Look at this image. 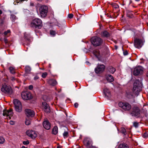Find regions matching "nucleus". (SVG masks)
Returning <instances> with one entry per match:
<instances>
[{
    "mask_svg": "<svg viewBox=\"0 0 148 148\" xmlns=\"http://www.w3.org/2000/svg\"><path fill=\"white\" fill-rule=\"evenodd\" d=\"M140 110L138 107H134L132 108V111L130 112V114L132 116L138 118L140 116Z\"/></svg>",
    "mask_w": 148,
    "mask_h": 148,
    "instance_id": "nucleus-9",
    "label": "nucleus"
},
{
    "mask_svg": "<svg viewBox=\"0 0 148 148\" xmlns=\"http://www.w3.org/2000/svg\"><path fill=\"white\" fill-rule=\"evenodd\" d=\"M47 75V73L46 72H45L42 73V77L43 78L45 77Z\"/></svg>",
    "mask_w": 148,
    "mask_h": 148,
    "instance_id": "nucleus-43",
    "label": "nucleus"
},
{
    "mask_svg": "<svg viewBox=\"0 0 148 148\" xmlns=\"http://www.w3.org/2000/svg\"><path fill=\"white\" fill-rule=\"evenodd\" d=\"M58 133V128L57 126H55L53 128L52 131V133L54 135Z\"/></svg>",
    "mask_w": 148,
    "mask_h": 148,
    "instance_id": "nucleus-24",
    "label": "nucleus"
},
{
    "mask_svg": "<svg viewBox=\"0 0 148 148\" xmlns=\"http://www.w3.org/2000/svg\"><path fill=\"white\" fill-rule=\"evenodd\" d=\"M146 76L148 77V71H147V73H146Z\"/></svg>",
    "mask_w": 148,
    "mask_h": 148,
    "instance_id": "nucleus-59",
    "label": "nucleus"
},
{
    "mask_svg": "<svg viewBox=\"0 0 148 148\" xmlns=\"http://www.w3.org/2000/svg\"><path fill=\"white\" fill-rule=\"evenodd\" d=\"M5 141V140L4 138L2 137H0V144H3Z\"/></svg>",
    "mask_w": 148,
    "mask_h": 148,
    "instance_id": "nucleus-32",
    "label": "nucleus"
},
{
    "mask_svg": "<svg viewBox=\"0 0 148 148\" xmlns=\"http://www.w3.org/2000/svg\"><path fill=\"white\" fill-rule=\"evenodd\" d=\"M112 5L113 8L117 9L119 8V6L116 3L113 4Z\"/></svg>",
    "mask_w": 148,
    "mask_h": 148,
    "instance_id": "nucleus-36",
    "label": "nucleus"
},
{
    "mask_svg": "<svg viewBox=\"0 0 148 148\" xmlns=\"http://www.w3.org/2000/svg\"><path fill=\"white\" fill-rule=\"evenodd\" d=\"M63 136L64 138L68 137V133L67 132H65L63 134Z\"/></svg>",
    "mask_w": 148,
    "mask_h": 148,
    "instance_id": "nucleus-35",
    "label": "nucleus"
},
{
    "mask_svg": "<svg viewBox=\"0 0 148 148\" xmlns=\"http://www.w3.org/2000/svg\"><path fill=\"white\" fill-rule=\"evenodd\" d=\"M13 102L16 111L18 112H21L22 110V106L21 102L17 99H14Z\"/></svg>",
    "mask_w": 148,
    "mask_h": 148,
    "instance_id": "nucleus-6",
    "label": "nucleus"
},
{
    "mask_svg": "<svg viewBox=\"0 0 148 148\" xmlns=\"http://www.w3.org/2000/svg\"><path fill=\"white\" fill-rule=\"evenodd\" d=\"M90 148H96L95 147L91 146L90 147Z\"/></svg>",
    "mask_w": 148,
    "mask_h": 148,
    "instance_id": "nucleus-57",
    "label": "nucleus"
},
{
    "mask_svg": "<svg viewBox=\"0 0 148 148\" xmlns=\"http://www.w3.org/2000/svg\"><path fill=\"white\" fill-rule=\"evenodd\" d=\"M1 91L5 93L10 95L12 93V90L11 88L9 86H7L5 84L2 86Z\"/></svg>",
    "mask_w": 148,
    "mask_h": 148,
    "instance_id": "nucleus-5",
    "label": "nucleus"
},
{
    "mask_svg": "<svg viewBox=\"0 0 148 148\" xmlns=\"http://www.w3.org/2000/svg\"><path fill=\"white\" fill-rule=\"evenodd\" d=\"M133 125L136 128H137L138 127V123L137 122H134L133 123Z\"/></svg>",
    "mask_w": 148,
    "mask_h": 148,
    "instance_id": "nucleus-40",
    "label": "nucleus"
},
{
    "mask_svg": "<svg viewBox=\"0 0 148 148\" xmlns=\"http://www.w3.org/2000/svg\"><path fill=\"white\" fill-rule=\"evenodd\" d=\"M36 8L37 9L39 8V9H50V8L46 5H41L38 4L36 6Z\"/></svg>",
    "mask_w": 148,
    "mask_h": 148,
    "instance_id": "nucleus-18",
    "label": "nucleus"
},
{
    "mask_svg": "<svg viewBox=\"0 0 148 148\" xmlns=\"http://www.w3.org/2000/svg\"><path fill=\"white\" fill-rule=\"evenodd\" d=\"M21 97L24 100H28L32 98L31 93L28 92H23L21 93Z\"/></svg>",
    "mask_w": 148,
    "mask_h": 148,
    "instance_id": "nucleus-10",
    "label": "nucleus"
},
{
    "mask_svg": "<svg viewBox=\"0 0 148 148\" xmlns=\"http://www.w3.org/2000/svg\"><path fill=\"white\" fill-rule=\"evenodd\" d=\"M144 41L142 39L136 38L134 40V45L135 47L141 48L144 44Z\"/></svg>",
    "mask_w": 148,
    "mask_h": 148,
    "instance_id": "nucleus-7",
    "label": "nucleus"
},
{
    "mask_svg": "<svg viewBox=\"0 0 148 148\" xmlns=\"http://www.w3.org/2000/svg\"><path fill=\"white\" fill-rule=\"evenodd\" d=\"M91 42L94 46H96L100 45L102 42V40L98 37L95 36L91 38Z\"/></svg>",
    "mask_w": 148,
    "mask_h": 148,
    "instance_id": "nucleus-3",
    "label": "nucleus"
},
{
    "mask_svg": "<svg viewBox=\"0 0 148 148\" xmlns=\"http://www.w3.org/2000/svg\"><path fill=\"white\" fill-rule=\"evenodd\" d=\"M4 41L5 43H7L8 42V40L7 39L5 38L4 39Z\"/></svg>",
    "mask_w": 148,
    "mask_h": 148,
    "instance_id": "nucleus-53",
    "label": "nucleus"
},
{
    "mask_svg": "<svg viewBox=\"0 0 148 148\" xmlns=\"http://www.w3.org/2000/svg\"><path fill=\"white\" fill-rule=\"evenodd\" d=\"M4 23V19L0 18V25H3Z\"/></svg>",
    "mask_w": 148,
    "mask_h": 148,
    "instance_id": "nucleus-42",
    "label": "nucleus"
},
{
    "mask_svg": "<svg viewBox=\"0 0 148 148\" xmlns=\"http://www.w3.org/2000/svg\"><path fill=\"white\" fill-rule=\"evenodd\" d=\"M21 148H28L27 147H25V146H23L22 147H21Z\"/></svg>",
    "mask_w": 148,
    "mask_h": 148,
    "instance_id": "nucleus-58",
    "label": "nucleus"
},
{
    "mask_svg": "<svg viewBox=\"0 0 148 148\" xmlns=\"http://www.w3.org/2000/svg\"><path fill=\"white\" fill-rule=\"evenodd\" d=\"M119 148H129V147L127 145L122 144L119 145Z\"/></svg>",
    "mask_w": 148,
    "mask_h": 148,
    "instance_id": "nucleus-28",
    "label": "nucleus"
},
{
    "mask_svg": "<svg viewBox=\"0 0 148 148\" xmlns=\"http://www.w3.org/2000/svg\"><path fill=\"white\" fill-rule=\"evenodd\" d=\"M119 106L123 109L125 111H128L130 110L131 106L128 103L126 102H120L118 104Z\"/></svg>",
    "mask_w": 148,
    "mask_h": 148,
    "instance_id": "nucleus-4",
    "label": "nucleus"
},
{
    "mask_svg": "<svg viewBox=\"0 0 148 148\" xmlns=\"http://www.w3.org/2000/svg\"><path fill=\"white\" fill-rule=\"evenodd\" d=\"M143 70L144 68L143 67L138 66L134 68L133 72V74L135 76L142 74L143 73Z\"/></svg>",
    "mask_w": 148,
    "mask_h": 148,
    "instance_id": "nucleus-8",
    "label": "nucleus"
},
{
    "mask_svg": "<svg viewBox=\"0 0 148 148\" xmlns=\"http://www.w3.org/2000/svg\"><path fill=\"white\" fill-rule=\"evenodd\" d=\"M84 50H86V49L85 48H84Z\"/></svg>",
    "mask_w": 148,
    "mask_h": 148,
    "instance_id": "nucleus-64",
    "label": "nucleus"
},
{
    "mask_svg": "<svg viewBox=\"0 0 148 148\" xmlns=\"http://www.w3.org/2000/svg\"><path fill=\"white\" fill-rule=\"evenodd\" d=\"M57 148H62V147H61L59 146H58Z\"/></svg>",
    "mask_w": 148,
    "mask_h": 148,
    "instance_id": "nucleus-61",
    "label": "nucleus"
},
{
    "mask_svg": "<svg viewBox=\"0 0 148 148\" xmlns=\"http://www.w3.org/2000/svg\"><path fill=\"white\" fill-rule=\"evenodd\" d=\"M25 123L26 125H29L30 124L31 121L29 120H28L27 119H26Z\"/></svg>",
    "mask_w": 148,
    "mask_h": 148,
    "instance_id": "nucleus-37",
    "label": "nucleus"
},
{
    "mask_svg": "<svg viewBox=\"0 0 148 148\" xmlns=\"http://www.w3.org/2000/svg\"><path fill=\"white\" fill-rule=\"evenodd\" d=\"M64 23H65V21H64Z\"/></svg>",
    "mask_w": 148,
    "mask_h": 148,
    "instance_id": "nucleus-63",
    "label": "nucleus"
},
{
    "mask_svg": "<svg viewBox=\"0 0 148 148\" xmlns=\"http://www.w3.org/2000/svg\"><path fill=\"white\" fill-rule=\"evenodd\" d=\"M10 123L11 125H13L14 124V122L12 121H11L10 122Z\"/></svg>",
    "mask_w": 148,
    "mask_h": 148,
    "instance_id": "nucleus-55",
    "label": "nucleus"
},
{
    "mask_svg": "<svg viewBox=\"0 0 148 148\" xmlns=\"http://www.w3.org/2000/svg\"><path fill=\"white\" fill-rule=\"evenodd\" d=\"M56 34L55 32V31H53V30H51L50 32V34L53 36H54Z\"/></svg>",
    "mask_w": 148,
    "mask_h": 148,
    "instance_id": "nucleus-39",
    "label": "nucleus"
},
{
    "mask_svg": "<svg viewBox=\"0 0 148 148\" xmlns=\"http://www.w3.org/2000/svg\"><path fill=\"white\" fill-rule=\"evenodd\" d=\"M126 13L127 16L130 18L132 17L131 16L133 15V14L131 13V11L129 10H127Z\"/></svg>",
    "mask_w": 148,
    "mask_h": 148,
    "instance_id": "nucleus-29",
    "label": "nucleus"
},
{
    "mask_svg": "<svg viewBox=\"0 0 148 148\" xmlns=\"http://www.w3.org/2000/svg\"><path fill=\"white\" fill-rule=\"evenodd\" d=\"M33 88V86H32V85H30V86H29V90H32Z\"/></svg>",
    "mask_w": 148,
    "mask_h": 148,
    "instance_id": "nucleus-50",
    "label": "nucleus"
},
{
    "mask_svg": "<svg viewBox=\"0 0 148 148\" xmlns=\"http://www.w3.org/2000/svg\"><path fill=\"white\" fill-rule=\"evenodd\" d=\"M73 14H69L68 15V17L69 18H73Z\"/></svg>",
    "mask_w": 148,
    "mask_h": 148,
    "instance_id": "nucleus-46",
    "label": "nucleus"
},
{
    "mask_svg": "<svg viewBox=\"0 0 148 148\" xmlns=\"http://www.w3.org/2000/svg\"><path fill=\"white\" fill-rule=\"evenodd\" d=\"M123 55L124 56H126L128 54V52L127 51H125L123 52Z\"/></svg>",
    "mask_w": 148,
    "mask_h": 148,
    "instance_id": "nucleus-48",
    "label": "nucleus"
},
{
    "mask_svg": "<svg viewBox=\"0 0 148 148\" xmlns=\"http://www.w3.org/2000/svg\"><path fill=\"white\" fill-rule=\"evenodd\" d=\"M86 64L88 65H90V63H89V62H88V61H87L86 62Z\"/></svg>",
    "mask_w": 148,
    "mask_h": 148,
    "instance_id": "nucleus-54",
    "label": "nucleus"
},
{
    "mask_svg": "<svg viewBox=\"0 0 148 148\" xmlns=\"http://www.w3.org/2000/svg\"><path fill=\"white\" fill-rule=\"evenodd\" d=\"M93 52H94V54L96 56H97V53H99V52L98 51H93Z\"/></svg>",
    "mask_w": 148,
    "mask_h": 148,
    "instance_id": "nucleus-49",
    "label": "nucleus"
},
{
    "mask_svg": "<svg viewBox=\"0 0 148 148\" xmlns=\"http://www.w3.org/2000/svg\"><path fill=\"white\" fill-rule=\"evenodd\" d=\"M26 134L32 139H34L37 136V133L34 131L28 130L26 132Z\"/></svg>",
    "mask_w": 148,
    "mask_h": 148,
    "instance_id": "nucleus-11",
    "label": "nucleus"
},
{
    "mask_svg": "<svg viewBox=\"0 0 148 148\" xmlns=\"http://www.w3.org/2000/svg\"><path fill=\"white\" fill-rule=\"evenodd\" d=\"M11 80L12 81H14L15 80V78L14 77H11Z\"/></svg>",
    "mask_w": 148,
    "mask_h": 148,
    "instance_id": "nucleus-52",
    "label": "nucleus"
},
{
    "mask_svg": "<svg viewBox=\"0 0 148 148\" xmlns=\"http://www.w3.org/2000/svg\"><path fill=\"white\" fill-rule=\"evenodd\" d=\"M105 97L106 98H107L108 99H109L111 97V96L110 92L108 93L107 95H105Z\"/></svg>",
    "mask_w": 148,
    "mask_h": 148,
    "instance_id": "nucleus-38",
    "label": "nucleus"
},
{
    "mask_svg": "<svg viewBox=\"0 0 148 148\" xmlns=\"http://www.w3.org/2000/svg\"><path fill=\"white\" fill-rule=\"evenodd\" d=\"M105 69V66L103 65H98L95 69V71L97 73L102 72Z\"/></svg>",
    "mask_w": 148,
    "mask_h": 148,
    "instance_id": "nucleus-14",
    "label": "nucleus"
},
{
    "mask_svg": "<svg viewBox=\"0 0 148 148\" xmlns=\"http://www.w3.org/2000/svg\"><path fill=\"white\" fill-rule=\"evenodd\" d=\"M103 91L105 95H107L108 93L110 92L109 90L106 88L104 89Z\"/></svg>",
    "mask_w": 148,
    "mask_h": 148,
    "instance_id": "nucleus-34",
    "label": "nucleus"
},
{
    "mask_svg": "<svg viewBox=\"0 0 148 148\" xmlns=\"http://www.w3.org/2000/svg\"><path fill=\"white\" fill-rule=\"evenodd\" d=\"M31 25L36 28L40 29L42 26V21L39 18H35L32 21Z\"/></svg>",
    "mask_w": 148,
    "mask_h": 148,
    "instance_id": "nucleus-2",
    "label": "nucleus"
},
{
    "mask_svg": "<svg viewBox=\"0 0 148 148\" xmlns=\"http://www.w3.org/2000/svg\"><path fill=\"white\" fill-rule=\"evenodd\" d=\"M83 142L84 145L88 147H90V146H92L91 141L89 140L88 138H85L84 139Z\"/></svg>",
    "mask_w": 148,
    "mask_h": 148,
    "instance_id": "nucleus-17",
    "label": "nucleus"
},
{
    "mask_svg": "<svg viewBox=\"0 0 148 148\" xmlns=\"http://www.w3.org/2000/svg\"><path fill=\"white\" fill-rule=\"evenodd\" d=\"M9 70L10 72L12 74H14L15 73V71L14 69L12 67H10L9 68Z\"/></svg>",
    "mask_w": 148,
    "mask_h": 148,
    "instance_id": "nucleus-30",
    "label": "nucleus"
},
{
    "mask_svg": "<svg viewBox=\"0 0 148 148\" xmlns=\"http://www.w3.org/2000/svg\"><path fill=\"white\" fill-rule=\"evenodd\" d=\"M24 35L25 40H26L28 43L30 42L31 41V40L30 38V35L27 34L26 33H25Z\"/></svg>",
    "mask_w": 148,
    "mask_h": 148,
    "instance_id": "nucleus-23",
    "label": "nucleus"
},
{
    "mask_svg": "<svg viewBox=\"0 0 148 148\" xmlns=\"http://www.w3.org/2000/svg\"><path fill=\"white\" fill-rule=\"evenodd\" d=\"M121 132L124 135H126V134L125 130L123 127H122L121 128Z\"/></svg>",
    "mask_w": 148,
    "mask_h": 148,
    "instance_id": "nucleus-33",
    "label": "nucleus"
},
{
    "mask_svg": "<svg viewBox=\"0 0 148 148\" xmlns=\"http://www.w3.org/2000/svg\"><path fill=\"white\" fill-rule=\"evenodd\" d=\"M23 143L24 145H27L28 144L29 142L28 140H27L26 141H23Z\"/></svg>",
    "mask_w": 148,
    "mask_h": 148,
    "instance_id": "nucleus-44",
    "label": "nucleus"
},
{
    "mask_svg": "<svg viewBox=\"0 0 148 148\" xmlns=\"http://www.w3.org/2000/svg\"><path fill=\"white\" fill-rule=\"evenodd\" d=\"M31 71L30 67L28 66H25V71L26 73L29 74L30 73Z\"/></svg>",
    "mask_w": 148,
    "mask_h": 148,
    "instance_id": "nucleus-25",
    "label": "nucleus"
},
{
    "mask_svg": "<svg viewBox=\"0 0 148 148\" xmlns=\"http://www.w3.org/2000/svg\"><path fill=\"white\" fill-rule=\"evenodd\" d=\"M78 104L77 103H75L74 104L75 107L76 108H77L78 107Z\"/></svg>",
    "mask_w": 148,
    "mask_h": 148,
    "instance_id": "nucleus-51",
    "label": "nucleus"
},
{
    "mask_svg": "<svg viewBox=\"0 0 148 148\" xmlns=\"http://www.w3.org/2000/svg\"><path fill=\"white\" fill-rule=\"evenodd\" d=\"M39 78V77L38 76V75H36L34 76V79L35 80H37V79H38Z\"/></svg>",
    "mask_w": 148,
    "mask_h": 148,
    "instance_id": "nucleus-47",
    "label": "nucleus"
},
{
    "mask_svg": "<svg viewBox=\"0 0 148 148\" xmlns=\"http://www.w3.org/2000/svg\"><path fill=\"white\" fill-rule=\"evenodd\" d=\"M13 112L11 109H10L8 110H5L3 111V115L4 116H7L8 118H7L10 119L11 117L12 116Z\"/></svg>",
    "mask_w": 148,
    "mask_h": 148,
    "instance_id": "nucleus-13",
    "label": "nucleus"
},
{
    "mask_svg": "<svg viewBox=\"0 0 148 148\" xmlns=\"http://www.w3.org/2000/svg\"><path fill=\"white\" fill-rule=\"evenodd\" d=\"M30 5L31 6H33L34 5V4L33 3H31Z\"/></svg>",
    "mask_w": 148,
    "mask_h": 148,
    "instance_id": "nucleus-56",
    "label": "nucleus"
},
{
    "mask_svg": "<svg viewBox=\"0 0 148 148\" xmlns=\"http://www.w3.org/2000/svg\"><path fill=\"white\" fill-rule=\"evenodd\" d=\"M43 125L44 128L47 130H49L50 128V124L49 121L47 120H45L44 121Z\"/></svg>",
    "mask_w": 148,
    "mask_h": 148,
    "instance_id": "nucleus-16",
    "label": "nucleus"
},
{
    "mask_svg": "<svg viewBox=\"0 0 148 148\" xmlns=\"http://www.w3.org/2000/svg\"><path fill=\"white\" fill-rule=\"evenodd\" d=\"M101 35L103 37H108L110 36L109 33L106 31H104L102 32L101 33Z\"/></svg>",
    "mask_w": 148,
    "mask_h": 148,
    "instance_id": "nucleus-20",
    "label": "nucleus"
},
{
    "mask_svg": "<svg viewBox=\"0 0 148 148\" xmlns=\"http://www.w3.org/2000/svg\"><path fill=\"white\" fill-rule=\"evenodd\" d=\"M43 110L47 113H49L50 112V109L49 105L45 102L42 103Z\"/></svg>",
    "mask_w": 148,
    "mask_h": 148,
    "instance_id": "nucleus-12",
    "label": "nucleus"
},
{
    "mask_svg": "<svg viewBox=\"0 0 148 148\" xmlns=\"http://www.w3.org/2000/svg\"><path fill=\"white\" fill-rule=\"evenodd\" d=\"M48 83L50 85L52 86H54L57 84V82L56 80L52 79L49 80L48 81Z\"/></svg>",
    "mask_w": 148,
    "mask_h": 148,
    "instance_id": "nucleus-21",
    "label": "nucleus"
},
{
    "mask_svg": "<svg viewBox=\"0 0 148 148\" xmlns=\"http://www.w3.org/2000/svg\"><path fill=\"white\" fill-rule=\"evenodd\" d=\"M143 136L144 138H146L148 136V131L144 134H143Z\"/></svg>",
    "mask_w": 148,
    "mask_h": 148,
    "instance_id": "nucleus-41",
    "label": "nucleus"
},
{
    "mask_svg": "<svg viewBox=\"0 0 148 148\" xmlns=\"http://www.w3.org/2000/svg\"><path fill=\"white\" fill-rule=\"evenodd\" d=\"M134 94L132 92H129L127 93V97L131 98H133L134 96Z\"/></svg>",
    "mask_w": 148,
    "mask_h": 148,
    "instance_id": "nucleus-27",
    "label": "nucleus"
},
{
    "mask_svg": "<svg viewBox=\"0 0 148 148\" xmlns=\"http://www.w3.org/2000/svg\"><path fill=\"white\" fill-rule=\"evenodd\" d=\"M2 11H1V10H0V14H2Z\"/></svg>",
    "mask_w": 148,
    "mask_h": 148,
    "instance_id": "nucleus-60",
    "label": "nucleus"
},
{
    "mask_svg": "<svg viewBox=\"0 0 148 148\" xmlns=\"http://www.w3.org/2000/svg\"><path fill=\"white\" fill-rule=\"evenodd\" d=\"M40 16L42 17H45L47 15V10H39Z\"/></svg>",
    "mask_w": 148,
    "mask_h": 148,
    "instance_id": "nucleus-19",
    "label": "nucleus"
},
{
    "mask_svg": "<svg viewBox=\"0 0 148 148\" xmlns=\"http://www.w3.org/2000/svg\"><path fill=\"white\" fill-rule=\"evenodd\" d=\"M10 30H8L7 31L5 32L4 33V34L5 35H6L7 34H8L10 33Z\"/></svg>",
    "mask_w": 148,
    "mask_h": 148,
    "instance_id": "nucleus-45",
    "label": "nucleus"
},
{
    "mask_svg": "<svg viewBox=\"0 0 148 148\" xmlns=\"http://www.w3.org/2000/svg\"><path fill=\"white\" fill-rule=\"evenodd\" d=\"M142 89L141 84L138 80H136L134 82L133 89V93L137 96Z\"/></svg>",
    "mask_w": 148,
    "mask_h": 148,
    "instance_id": "nucleus-1",
    "label": "nucleus"
},
{
    "mask_svg": "<svg viewBox=\"0 0 148 148\" xmlns=\"http://www.w3.org/2000/svg\"><path fill=\"white\" fill-rule=\"evenodd\" d=\"M135 0L137 1H140V0Z\"/></svg>",
    "mask_w": 148,
    "mask_h": 148,
    "instance_id": "nucleus-62",
    "label": "nucleus"
},
{
    "mask_svg": "<svg viewBox=\"0 0 148 148\" xmlns=\"http://www.w3.org/2000/svg\"><path fill=\"white\" fill-rule=\"evenodd\" d=\"M25 113L27 116L28 117H33L35 114V113L33 110L29 109H26Z\"/></svg>",
    "mask_w": 148,
    "mask_h": 148,
    "instance_id": "nucleus-15",
    "label": "nucleus"
},
{
    "mask_svg": "<svg viewBox=\"0 0 148 148\" xmlns=\"http://www.w3.org/2000/svg\"><path fill=\"white\" fill-rule=\"evenodd\" d=\"M108 70L109 72L112 73H114L116 71L115 69L112 66H110L108 67Z\"/></svg>",
    "mask_w": 148,
    "mask_h": 148,
    "instance_id": "nucleus-26",
    "label": "nucleus"
},
{
    "mask_svg": "<svg viewBox=\"0 0 148 148\" xmlns=\"http://www.w3.org/2000/svg\"><path fill=\"white\" fill-rule=\"evenodd\" d=\"M11 20H12V22H14L15 20L16 19V17L13 14H11Z\"/></svg>",
    "mask_w": 148,
    "mask_h": 148,
    "instance_id": "nucleus-31",
    "label": "nucleus"
},
{
    "mask_svg": "<svg viewBox=\"0 0 148 148\" xmlns=\"http://www.w3.org/2000/svg\"><path fill=\"white\" fill-rule=\"evenodd\" d=\"M106 79L108 81L110 82H113L114 79L112 76L108 75L106 76Z\"/></svg>",
    "mask_w": 148,
    "mask_h": 148,
    "instance_id": "nucleus-22",
    "label": "nucleus"
}]
</instances>
